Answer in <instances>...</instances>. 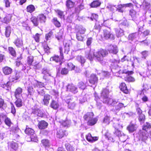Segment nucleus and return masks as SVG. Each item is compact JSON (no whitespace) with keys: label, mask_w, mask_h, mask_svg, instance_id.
<instances>
[{"label":"nucleus","mask_w":151,"mask_h":151,"mask_svg":"<svg viewBox=\"0 0 151 151\" xmlns=\"http://www.w3.org/2000/svg\"><path fill=\"white\" fill-rule=\"evenodd\" d=\"M109 91L107 88L103 89L101 93V98L103 103L108 105L114 106L116 104L117 102L114 99H112L110 98L109 96Z\"/></svg>","instance_id":"f257e3e1"},{"label":"nucleus","mask_w":151,"mask_h":151,"mask_svg":"<svg viewBox=\"0 0 151 151\" xmlns=\"http://www.w3.org/2000/svg\"><path fill=\"white\" fill-rule=\"evenodd\" d=\"M94 57L99 61H102L104 57L106 56L108 52L105 50L100 49L98 51L95 52Z\"/></svg>","instance_id":"f03ea898"},{"label":"nucleus","mask_w":151,"mask_h":151,"mask_svg":"<svg viewBox=\"0 0 151 151\" xmlns=\"http://www.w3.org/2000/svg\"><path fill=\"white\" fill-rule=\"evenodd\" d=\"M86 29L82 26L79 27L76 32V37L78 41H82L84 38V35Z\"/></svg>","instance_id":"7ed1b4c3"},{"label":"nucleus","mask_w":151,"mask_h":151,"mask_svg":"<svg viewBox=\"0 0 151 151\" xmlns=\"http://www.w3.org/2000/svg\"><path fill=\"white\" fill-rule=\"evenodd\" d=\"M107 48L110 53L116 54L118 52L117 47L116 45H108Z\"/></svg>","instance_id":"20e7f679"},{"label":"nucleus","mask_w":151,"mask_h":151,"mask_svg":"<svg viewBox=\"0 0 151 151\" xmlns=\"http://www.w3.org/2000/svg\"><path fill=\"white\" fill-rule=\"evenodd\" d=\"M42 73L44 75L43 78L46 81H48L49 79L48 78V76H51V74L49 70L47 68H44L42 70Z\"/></svg>","instance_id":"39448f33"},{"label":"nucleus","mask_w":151,"mask_h":151,"mask_svg":"<svg viewBox=\"0 0 151 151\" xmlns=\"http://www.w3.org/2000/svg\"><path fill=\"white\" fill-rule=\"evenodd\" d=\"M66 88L67 91H70L74 93H76L78 91L77 88L73 84H68Z\"/></svg>","instance_id":"423d86ee"},{"label":"nucleus","mask_w":151,"mask_h":151,"mask_svg":"<svg viewBox=\"0 0 151 151\" xmlns=\"http://www.w3.org/2000/svg\"><path fill=\"white\" fill-rule=\"evenodd\" d=\"M86 139L89 142L91 143L93 142L98 139V137H93L92 136L90 133H88L86 136Z\"/></svg>","instance_id":"0eeeda50"},{"label":"nucleus","mask_w":151,"mask_h":151,"mask_svg":"<svg viewBox=\"0 0 151 151\" xmlns=\"http://www.w3.org/2000/svg\"><path fill=\"white\" fill-rule=\"evenodd\" d=\"M98 78L94 74H92L90 76L89 80V82L92 84H95L97 83Z\"/></svg>","instance_id":"6e6552de"},{"label":"nucleus","mask_w":151,"mask_h":151,"mask_svg":"<svg viewBox=\"0 0 151 151\" xmlns=\"http://www.w3.org/2000/svg\"><path fill=\"white\" fill-rule=\"evenodd\" d=\"M104 36L105 38L106 39L111 38V39H114V35L110 33V32L106 30H104Z\"/></svg>","instance_id":"1a4fd4ad"},{"label":"nucleus","mask_w":151,"mask_h":151,"mask_svg":"<svg viewBox=\"0 0 151 151\" xmlns=\"http://www.w3.org/2000/svg\"><path fill=\"white\" fill-rule=\"evenodd\" d=\"M66 102L68 104V108L71 109H73L76 106V103L72 99H70L67 100Z\"/></svg>","instance_id":"9d476101"},{"label":"nucleus","mask_w":151,"mask_h":151,"mask_svg":"<svg viewBox=\"0 0 151 151\" xmlns=\"http://www.w3.org/2000/svg\"><path fill=\"white\" fill-rule=\"evenodd\" d=\"M22 89L19 87H18L16 89L14 92V96L16 99L19 98L22 96Z\"/></svg>","instance_id":"9b49d317"},{"label":"nucleus","mask_w":151,"mask_h":151,"mask_svg":"<svg viewBox=\"0 0 151 151\" xmlns=\"http://www.w3.org/2000/svg\"><path fill=\"white\" fill-rule=\"evenodd\" d=\"M48 123L44 121L40 122L38 124L39 128L40 129H44L47 126Z\"/></svg>","instance_id":"f8f14e48"},{"label":"nucleus","mask_w":151,"mask_h":151,"mask_svg":"<svg viewBox=\"0 0 151 151\" xmlns=\"http://www.w3.org/2000/svg\"><path fill=\"white\" fill-rule=\"evenodd\" d=\"M124 106L125 107L123 103H119L116 106H115L113 107L112 111L115 112H118Z\"/></svg>","instance_id":"ddd939ff"},{"label":"nucleus","mask_w":151,"mask_h":151,"mask_svg":"<svg viewBox=\"0 0 151 151\" xmlns=\"http://www.w3.org/2000/svg\"><path fill=\"white\" fill-rule=\"evenodd\" d=\"M137 128L136 125L131 124L128 125L127 129L129 132H132L136 130Z\"/></svg>","instance_id":"4468645a"},{"label":"nucleus","mask_w":151,"mask_h":151,"mask_svg":"<svg viewBox=\"0 0 151 151\" xmlns=\"http://www.w3.org/2000/svg\"><path fill=\"white\" fill-rule=\"evenodd\" d=\"M51 96L48 94H46L44 96L43 101L44 105H47L49 103V101L51 98Z\"/></svg>","instance_id":"2eb2a0df"},{"label":"nucleus","mask_w":151,"mask_h":151,"mask_svg":"<svg viewBox=\"0 0 151 151\" xmlns=\"http://www.w3.org/2000/svg\"><path fill=\"white\" fill-rule=\"evenodd\" d=\"M119 88L120 90L124 93H127L128 92L126 84L124 83H122L120 85Z\"/></svg>","instance_id":"dca6fc26"},{"label":"nucleus","mask_w":151,"mask_h":151,"mask_svg":"<svg viewBox=\"0 0 151 151\" xmlns=\"http://www.w3.org/2000/svg\"><path fill=\"white\" fill-rule=\"evenodd\" d=\"M3 71L5 75H9L10 74L12 71V69L6 66L3 68Z\"/></svg>","instance_id":"f3484780"},{"label":"nucleus","mask_w":151,"mask_h":151,"mask_svg":"<svg viewBox=\"0 0 151 151\" xmlns=\"http://www.w3.org/2000/svg\"><path fill=\"white\" fill-rule=\"evenodd\" d=\"M93 116V112H90L87 113L84 115L83 118L86 120H88L92 118Z\"/></svg>","instance_id":"a211bd4d"},{"label":"nucleus","mask_w":151,"mask_h":151,"mask_svg":"<svg viewBox=\"0 0 151 151\" xmlns=\"http://www.w3.org/2000/svg\"><path fill=\"white\" fill-rule=\"evenodd\" d=\"M14 43L17 47H21L23 45L22 41L19 39L18 38L16 40Z\"/></svg>","instance_id":"6ab92c4d"},{"label":"nucleus","mask_w":151,"mask_h":151,"mask_svg":"<svg viewBox=\"0 0 151 151\" xmlns=\"http://www.w3.org/2000/svg\"><path fill=\"white\" fill-rule=\"evenodd\" d=\"M114 134L119 137H121L120 139L122 141L124 142L125 141V140H122V137H124V135H123L124 134L122 133V132L120 131L118 129H116L114 132Z\"/></svg>","instance_id":"aec40b11"},{"label":"nucleus","mask_w":151,"mask_h":151,"mask_svg":"<svg viewBox=\"0 0 151 151\" xmlns=\"http://www.w3.org/2000/svg\"><path fill=\"white\" fill-rule=\"evenodd\" d=\"M138 34L137 33H135L130 34L128 36L129 40L133 41L138 38Z\"/></svg>","instance_id":"412c9836"},{"label":"nucleus","mask_w":151,"mask_h":151,"mask_svg":"<svg viewBox=\"0 0 151 151\" xmlns=\"http://www.w3.org/2000/svg\"><path fill=\"white\" fill-rule=\"evenodd\" d=\"M87 83V81L84 82L81 81L78 83V86L79 88L83 90L86 88V84Z\"/></svg>","instance_id":"4be33fe9"},{"label":"nucleus","mask_w":151,"mask_h":151,"mask_svg":"<svg viewBox=\"0 0 151 151\" xmlns=\"http://www.w3.org/2000/svg\"><path fill=\"white\" fill-rule=\"evenodd\" d=\"M20 77V73H16L14 75L12 76L11 77L10 81L11 82H14L15 81L18 79Z\"/></svg>","instance_id":"5701e85b"},{"label":"nucleus","mask_w":151,"mask_h":151,"mask_svg":"<svg viewBox=\"0 0 151 151\" xmlns=\"http://www.w3.org/2000/svg\"><path fill=\"white\" fill-rule=\"evenodd\" d=\"M9 146L12 149L15 150H17L18 147V144L14 142H11Z\"/></svg>","instance_id":"b1692460"},{"label":"nucleus","mask_w":151,"mask_h":151,"mask_svg":"<svg viewBox=\"0 0 151 151\" xmlns=\"http://www.w3.org/2000/svg\"><path fill=\"white\" fill-rule=\"evenodd\" d=\"M95 52L94 50H90L89 53L88 54V55L86 57L88 58L91 60H92L93 58L94 57Z\"/></svg>","instance_id":"393cba45"},{"label":"nucleus","mask_w":151,"mask_h":151,"mask_svg":"<svg viewBox=\"0 0 151 151\" xmlns=\"http://www.w3.org/2000/svg\"><path fill=\"white\" fill-rule=\"evenodd\" d=\"M116 35L118 37H120L124 35L123 30L120 28L115 29Z\"/></svg>","instance_id":"a878e982"},{"label":"nucleus","mask_w":151,"mask_h":151,"mask_svg":"<svg viewBox=\"0 0 151 151\" xmlns=\"http://www.w3.org/2000/svg\"><path fill=\"white\" fill-rule=\"evenodd\" d=\"M25 132L26 134L30 135L31 136L35 134L34 130L29 128H26Z\"/></svg>","instance_id":"bb28decb"},{"label":"nucleus","mask_w":151,"mask_h":151,"mask_svg":"<svg viewBox=\"0 0 151 151\" xmlns=\"http://www.w3.org/2000/svg\"><path fill=\"white\" fill-rule=\"evenodd\" d=\"M11 31V28L10 26H8L6 27L5 35L6 37H9Z\"/></svg>","instance_id":"cd10ccee"},{"label":"nucleus","mask_w":151,"mask_h":151,"mask_svg":"<svg viewBox=\"0 0 151 151\" xmlns=\"http://www.w3.org/2000/svg\"><path fill=\"white\" fill-rule=\"evenodd\" d=\"M65 132L64 130L62 129L59 130L58 131L57 134V137L60 138H62L65 134Z\"/></svg>","instance_id":"c85d7f7f"},{"label":"nucleus","mask_w":151,"mask_h":151,"mask_svg":"<svg viewBox=\"0 0 151 151\" xmlns=\"http://www.w3.org/2000/svg\"><path fill=\"white\" fill-rule=\"evenodd\" d=\"M15 103L17 107H20L22 106L23 102L22 99L19 98H18Z\"/></svg>","instance_id":"c756f323"},{"label":"nucleus","mask_w":151,"mask_h":151,"mask_svg":"<svg viewBox=\"0 0 151 151\" xmlns=\"http://www.w3.org/2000/svg\"><path fill=\"white\" fill-rule=\"evenodd\" d=\"M39 21L41 22H45L46 20V17L44 14H39L37 17Z\"/></svg>","instance_id":"7c9ffc66"},{"label":"nucleus","mask_w":151,"mask_h":151,"mask_svg":"<svg viewBox=\"0 0 151 151\" xmlns=\"http://www.w3.org/2000/svg\"><path fill=\"white\" fill-rule=\"evenodd\" d=\"M97 121V119L96 118H92L88 121L87 124L90 126H92L96 123Z\"/></svg>","instance_id":"2f4dec72"},{"label":"nucleus","mask_w":151,"mask_h":151,"mask_svg":"<svg viewBox=\"0 0 151 151\" xmlns=\"http://www.w3.org/2000/svg\"><path fill=\"white\" fill-rule=\"evenodd\" d=\"M51 106L54 109H56L58 107L59 104L58 102L54 100L52 101L50 104Z\"/></svg>","instance_id":"473e14b6"},{"label":"nucleus","mask_w":151,"mask_h":151,"mask_svg":"<svg viewBox=\"0 0 151 151\" xmlns=\"http://www.w3.org/2000/svg\"><path fill=\"white\" fill-rule=\"evenodd\" d=\"M31 20L34 25L37 26L38 25L39 20L37 17V18L35 17H31Z\"/></svg>","instance_id":"72a5a7b5"},{"label":"nucleus","mask_w":151,"mask_h":151,"mask_svg":"<svg viewBox=\"0 0 151 151\" xmlns=\"http://www.w3.org/2000/svg\"><path fill=\"white\" fill-rule=\"evenodd\" d=\"M131 75H128L125 78V81L129 82H134L135 81V79L133 77L131 76Z\"/></svg>","instance_id":"f704fd0d"},{"label":"nucleus","mask_w":151,"mask_h":151,"mask_svg":"<svg viewBox=\"0 0 151 151\" xmlns=\"http://www.w3.org/2000/svg\"><path fill=\"white\" fill-rule=\"evenodd\" d=\"M74 3L70 0H68L66 1V6L68 8H71L73 7Z\"/></svg>","instance_id":"c9c22d12"},{"label":"nucleus","mask_w":151,"mask_h":151,"mask_svg":"<svg viewBox=\"0 0 151 151\" xmlns=\"http://www.w3.org/2000/svg\"><path fill=\"white\" fill-rule=\"evenodd\" d=\"M76 59L80 62L82 65L85 62V60L84 58L81 55H78L76 57Z\"/></svg>","instance_id":"e433bc0d"},{"label":"nucleus","mask_w":151,"mask_h":151,"mask_svg":"<svg viewBox=\"0 0 151 151\" xmlns=\"http://www.w3.org/2000/svg\"><path fill=\"white\" fill-rule=\"evenodd\" d=\"M101 4V3L97 1H95L92 2L91 6L92 7H96L99 6Z\"/></svg>","instance_id":"4c0bfd02"},{"label":"nucleus","mask_w":151,"mask_h":151,"mask_svg":"<svg viewBox=\"0 0 151 151\" xmlns=\"http://www.w3.org/2000/svg\"><path fill=\"white\" fill-rule=\"evenodd\" d=\"M43 145L45 147H48L50 146V144L49 143V141L47 139H43L41 141Z\"/></svg>","instance_id":"58836bf2"},{"label":"nucleus","mask_w":151,"mask_h":151,"mask_svg":"<svg viewBox=\"0 0 151 151\" xmlns=\"http://www.w3.org/2000/svg\"><path fill=\"white\" fill-rule=\"evenodd\" d=\"M50 60V61H55L56 62H58L61 60V59L58 56H55L51 57Z\"/></svg>","instance_id":"ea45409f"},{"label":"nucleus","mask_w":151,"mask_h":151,"mask_svg":"<svg viewBox=\"0 0 151 151\" xmlns=\"http://www.w3.org/2000/svg\"><path fill=\"white\" fill-rule=\"evenodd\" d=\"M27 9L28 12L31 13L35 10V8L33 5H30L27 6Z\"/></svg>","instance_id":"a19ab883"},{"label":"nucleus","mask_w":151,"mask_h":151,"mask_svg":"<svg viewBox=\"0 0 151 151\" xmlns=\"http://www.w3.org/2000/svg\"><path fill=\"white\" fill-rule=\"evenodd\" d=\"M151 128V124L148 122H146L144 125L143 129L144 130L147 131L148 129Z\"/></svg>","instance_id":"79ce46f5"},{"label":"nucleus","mask_w":151,"mask_h":151,"mask_svg":"<svg viewBox=\"0 0 151 151\" xmlns=\"http://www.w3.org/2000/svg\"><path fill=\"white\" fill-rule=\"evenodd\" d=\"M5 122L6 125L9 127H10L12 124V123L10 119L8 117H6L4 116Z\"/></svg>","instance_id":"37998d69"},{"label":"nucleus","mask_w":151,"mask_h":151,"mask_svg":"<svg viewBox=\"0 0 151 151\" xmlns=\"http://www.w3.org/2000/svg\"><path fill=\"white\" fill-rule=\"evenodd\" d=\"M9 50L10 53L13 56H15L16 55V52L14 48L12 47H9Z\"/></svg>","instance_id":"c03bdc74"},{"label":"nucleus","mask_w":151,"mask_h":151,"mask_svg":"<svg viewBox=\"0 0 151 151\" xmlns=\"http://www.w3.org/2000/svg\"><path fill=\"white\" fill-rule=\"evenodd\" d=\"M63 29H61L58 33V35L56 36V37L58 40H59L60 38H62L63 35Z\"/></svg>","instance_id":"a18cd8bd"},{"label":"nucleus","mask_w":151,"mask_h":151,"mask_svg":"<svg viewBox=\"0 0 151 151\" xmlns=\"http://www.w3.org/2000/svg\"><path fill=\"white\" fill-rule=\"evenodd\" d=\"M65 147L68 151H74L75 150V148L70 145L67 144L65 145Z\"/></svg>","instance_id":"49530a36"},{"label":"nucleus","mask_w":151,"mask_h":151,"mask_svg":"<svg viewBox=\"0 0 151 151\" xmlns=\"http://www.w3.org/2000/svg\"><path fill=\"white\" fill-rule=\"evenodd\" d=\"M30 84H31V83H30L29 84V86L28 87L27 91L29 94L30 95H31L32 93L34 91L33 88L32 86H31Z\"/></svg>","instance_id":"de8ad7c7"},{"label":"nucleus","mask_w":151,"mask_h":151,"mask_svg":"<svg viewBox=\"0 0 151 151\" xmlns=\"http://www.w3.org/2000/svg\"><path fill=\"white\" fill-rule=\"evenodd\" d=\"M110 117L109 116H106L103 119V122L106 124H109L110 122Z\"/></svg>","instance_id":"09e8293b"},{"label":"nucleus","mask_w":151,"mask_h":151,"mask_svg":"<svg viewBox=\"0 0 151 151\" xmlns=\"http://www.w3.org/2000/svg\"><path fill=\"white\" fill-rule=\"evenodd\" d=\"M27 63L28 65H32V64L33 61V57L32 56H29L27 58Z\"/></svg>","instance_id":"8fccbe9b"},{"label":"nucleus","mask_w":151,"mask_h":151,"mask_svg":"<svg viewBox=\"0 0 151 151\" xmlns=\"http://www.w3.org/2000/svg\"><path fill=\"white\" fill-rule=\"evenodd\" d=\"M32 112L33 114L37 115L39 109L37 107L36 105L34 106V107H32Z\"/></svg>","instance_id":"3c124183"},{"label":"nucleus","mask_w":151,"mask_h":151,"mask_svg":"<svg viewBox=\"0 0 151 151\" xmlns=\"http://www.w3.org/2000/svg\"><path fill=\"white\" fill-rule=\"evenodd\" d=\"M53 22L55 25L57 27H59L60 26V24L58 20L56 18H54L53 19Z\"/></svg>","instance_id":"603ef678"},{"label":"nucleus","mask_w":151,"mask_h":151,"mask_svg":"<svg viewBox=\"0 0 151 151\" xmlns=\"http://www.w3.org/2000/svg\"><path fill=\"white\" fill-rule=\"evenodd\" d=\"M140 137L142 140L145 141L147 140L148 138L147 135L145 133H142L140 135Z\"/></svg>","instance_id":"864d4df0"},{"label":"nucleus","mask_w":151,"mask_h":151,"mask_svg":"<svg viewBox=\"0 0 151 151\" xmlns=\"http://www.w3.org/2000/svg\"><path fill=\"white\" fill-rule=\"evenodd\" d=\"M75 66L71 63H69L68 64V69L69 70H71L74 69Z\"/></svg>","instance_id":"5fc2aeb1"},{"label":"nucleus","mask_w":151,"mask_h":151,"mask_svg":"<svg viewBox=\"0 0 151 151\" xmlns=\"http://www.w3.org/2000/svg\"><path fill=\"white\" fill-rule=\"evenodd\" d=\"M145 119V115L143 114H141L139 115V121L141 122H143Z\"/></svg>","instance_id":"6e6d98bb"},{"label":"nucleus","mask_w":151,"mask_h":151,"mask_svg":"<svg viewBox=\"0 0 151 151\" xmlns=\"http://www.w3.org/2000/svg\"><path fill=\"white\" fill-rule=\"evenodd\" d=\"M71 124L70 121L68 120H66L64 121L62 123V124L64 127L68 126Z\"/></svg>","instance_id":"4d7b16f0"},{"label":"nucleus","mask_w":151,"mask_h":151,"mask_svg":"<svg viewBox=\"0 0 151 151\" xmlns=\"http://www.w3.org/2000/svg\"><path fill=\"white\" fill-rule=\"evenodd\" d=\"M58 14L59 17L60 18L64 17L63 12L60 10H57L55 11Z\"/></svg>","instance_id":"13d9d810"},{"label":"nucleus","mask_w":151,"mask_h":151,"mask_svg":"<svg viewBox=\"0 0 151 151\" xmlns=\"http://www.w3.org/2000/svg\"><path fill=\"white\" fill-rule=\"evenodd\" d=\"M52 34L53 33L52 32H50L48 34H46L45 38L46 40H50Z\"/></svg>","instance_id":"bf43d9fd"},{"label":"nucleus","mask_w":151,"mask_h":151,"mask_svg":"<svg viewBox=\"0 0 151 151\" xmlns=\"http://www.w3.org/2000/svg\"><path fill=\"white\" fill-rule=\"evenodd\" d=\"M19 130L18 128L15 127H12L11 128L10 131L12 132V133H17Z\"/></svg>","instance_id":"052dcab7"},{"label":"nucleus","mask_w":151,"mask_h":151,"mask_svg":"<svg viewBox=\"0 0 151 151\" xmlns=\"http://www.w3.org/2000/svg\"><path fill=\"white\" fill-rule=\"evenodd\" d=\"M136 12L133 9H131L130 11V14L133 18H134L136 16Z\"/></svg>","instance_id":"680f3d73"},{"label":"nucleus","mask_w":151,"mask_h":151,"mask_svg":"<svg viewBox=\"0 0 151 151\" xmlns=\"http://www.w3.org/2000/svg\"><path fill=\"white\" fill-rule=\"evenodd\" d=\"M10 21V19H9V17L6 16L4 17L3 20H2V22L4 23L7 24Z\"/></svg>","instance_id":"e2e57ef3"},{"label":"nucleus","mask_w":151,"mask_h":151,"mask_svg":"<svg viewBox=\"0 0 151 151\" xmlns=\"http://www.w3.org/2000/svg\"><path fill=\"white\" fill-rule=\"evenodd\" d=\"M107 7L112 12L114 11L115 10H116V7H115V6L109 5L107 6Z\"/></svg>","instance_id":"0e129e2a"},{"label":"nucleus","mask_w":151,"mask_h":151,"mask_svg":"<svg viewBox=\"0 0 151 151\" xmlns=\"http://www.w3.org/2000/svg\"><path fill=\"white\" fill-rule=\"evenodd\" d=\"M124 7L123 4H120L117 6V7H116V10L118 11L119 12H123V10L122 8Z\"/></svg>","instance_id":"69168bd1"},{"label":"nucleus","mask_w":151,"mask_h":151,"mask_svg":"<svg viewBox=\"0 0 151 151\" xmlns=\"http://www.w3.org/2000/svg\"><path fill=\"white\" fill-rule=\"evenodd\" d=\"M36 84L37 87L39 88H43L44 86V83L38 81H37Z\"/></svg>","instance_id":"338daca9"},{"label":"nucleus","mask_w":151,"mask_h":151,"mask_svg":"<svg viewBox=\"0 0 151 151\" xmlns=\"http://www.w3.org/2000/svg\"><path fill=\"white\" fill-rule=\"evenodd\" d=\"M40 37V35L37 33L33 37L36 42H39Z\"/></svg>","instance_id":"774afa93"}]
</instances>
